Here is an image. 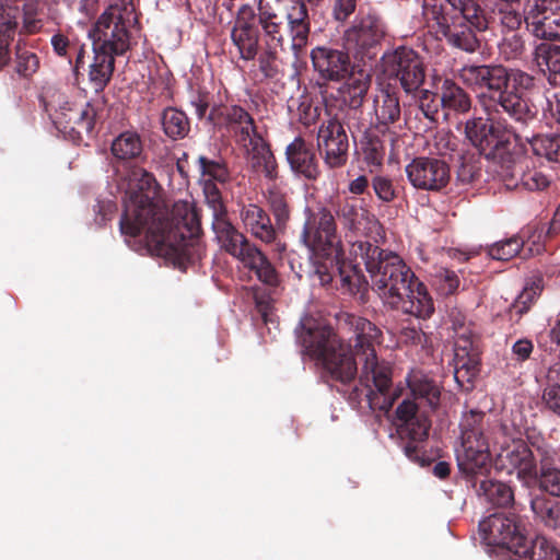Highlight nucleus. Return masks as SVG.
Instances as JSON below:
<instances>
[{
  "mask_svg": "<svg viewBox=\"0 0 560 560\" xmlns=\"http://www.w3.org/2000/svg\"><path fill=\"white\" fill-rule=\"evenodd\" d=\"M338 329L351 335L353 349L331 327L318 325L312 318L302 320L295 334L304 353L320 361L334 381L348 384L358 375L362 388H354L355 397L363 395L373 410L388 411L396 395L392 393V368L378 359L375 350L382 331L369 319L348 313L338 318Z\"/></svg>",
  "mask_w": 560,
  "mask_h": 560,
  "instance_id": "obj_1",
  "label": "nucleus"
},
{
  "mask_svg": "<svg viewBox=\"0 0 560 560\" xmlns=\"http://www.w3.org/2000/svg\"><path fill=\"white\" fill-rule=\"evenodd\" d=\"M463 83L477 93L486 117L465 122L467 140L487 159L502 156L512 140V122L527 127L535 122L530 95L536 78L528 72L500 63L466 65L459 71Z\"/></svg>",
  "mask_w": 560,
  "mask_h": 560,
  "instance_id": "obj_2",
  "label": "nucleus"
},
{
  "mask_svg": "<svg viewBox=\"0 0 560 560\" xmlns=\"http://www.w3.org/2000/svg\"><path fill=\"white\" fill-rule=\"evenodd\" d=\"M129 180L139 191L132 192L125 201L119 222L121 234L137 237L144 232L148 250L171 261L179 270L185 271L189 265L200 261L205 246L197 208L179 201L174 203L170 213L163 214L148 194L158 186L154 175L136 166L129 173Z\"/></svg>",
  "mask_w": 560,
  "mask_h": 560,
  "instance_id": "obj_3",
  "label": "nucleus"
},
{
  "mask_svg": "<svg viewBox=\"0 0 560 560\" xmlns=\"http://www.w3.org/2000/svg\"><path fill=\"white\" fill-rule=\"evenodd\" d=\"M442 4L424 3L423 15L439 39L465 52H476L481 46L477 33L495 25L502 33L517 32L525 22L517 7L521 0H446Z\"/></svg>",
  "mask_w": 560,
  "mask_h": 560,
  "instance_id": "obj_4",
  "label": "nucleus"
},
{
  "mask_svg": "<svg viewBox=\"0 0 560 560\" xmlns=\"http://www.w3.org/2000/svg\"><path fill=\"white\" fill-rule=\"evenodd\" d=\"M353 246L370 275L372 289L386 304L417 318L431 317L434 303L425 284L398 254L368 241Z\"/></svg>",
  "mask_w": 560,
  "mask_h": 560,
  "instance_id": "obj_5",
  "label": "nucleus"
},
{
  "mask_svg": "<svg viewBox=\"0 0 560 560\" xmlns=\"http://www.w3.org/2000/svg\"><path fill=\"white\" fill-rule=\"evenodd\" d=\"M412 399L405 398L396 409L397 433L402 442L406 456L420 466L431 464L423 446L429 435L431 422L420 408L428 406L434 410L440 404L441 390L436 383L427 377H416L409 383Z\"/></svg>",
  "mask_w": 560,
  "mask_h": 560,
  "instance_id": "obj_6",
  "label": "nucleus"
},
{
  "mask_svg": "<svg viewBox=\"0 0 560 560\" xmlns=\"http://www.w3.org/2000/svg\"><path fill=\"white\" fill-rule=\"evenodd\" d=\"M479 527L489 546L529 560H560V552L545 537L528 539L524 518L516 513H493L481 521Z\"/></svg>",
  "mask_w": 560,
  "mask_h": 560,
  "instance_id": "obj_7",
  "label": "nucleus"
},
{
  "mask_svg": "<svg viewBox=\"0 0 560 560\" xmlns=\"http://www.w3.org/2000/svg\"><path fill=\"white\" fill-rule=\"evenodd\" d=\"M45 112L49 115L56 129L72 141L82 140V135H90L96 121V108L90 103L77 104L56 88H48L42 95Z\"/></svg>",
  "mask_w": 560,
  "mask_h": 560,
  "instance_id": "obj_8",
  "label": "nucleus"
},
{
  "mask_svg": "<svg viewBox=\"0 0 560 560\" xmlns=\"http://www.w3.org/2000/svg\"><path fill=\"white\" fill-rule=\"evenodd\" d=\"M257 24L266 44L282 47L288 34L291 49L295 56L301 55L308 45L311 35V20L305 19V24L298 31L293 27L288 13L281 16L269 3L259 1L257 12Z\"/></svg>",
  "mask_w": 560,
  "mask_h": 560,
  "instance_id": "obj_9",
  "label": "nucleus"
},
{
  "mask_svg": "<svg viewBox=\"0 0 560 560\" xmlns=\"http://www.w3.org/2000/svg\"><path fill=\"white\" fill-rule=\"evenodd\" d=\"M526 439L512 440L503 447L495 459V468L509 475L516 474L517 479L528 482L537 479L539 470V456L529 438L540 439L544 436L535 430H526Z\"/></svg>",
  "mask_w": 560,
  "mask_h": 560,
  "instance_id": "obj_10",
  "label": "nucleus"
},
{
  "mask_svg": "<svg viewBox=\"0 0 560 560\" xmlns=\"http://www.w3.org/2000/svg\"><path fill=\"white\" fill-rule=\"evenodd\" d=\"M383 72L396 80L407 94L420 91L427 74L423 58L412 48L400 46L382 57Z\"/></svg>",
  "mask_w": 560,
  "mask_h": 560,
  "instance_id": "obj_11",
  "label": "nucleus"
},
{
  "mask_svg": "<svg viewBox=\"0 0 560 560\" xmlns=\"http://www.w3.org/2000/svg\"><path fill=\"white\" fill-rule=\"evenodd\" d=\"M334 253V257L329 255L314 261L313 276L320 285L325 287L339 280L340 285L337 289L352 295L365 289L368 282L358 266L348 260L341 250Z\"/></svg>",
  "mask_w": 560,
  "mask_h": 560,
  "instance_id": "obj_12",
  "label": "nucleus"
},
{
  "mask_svg": "<svg viewBox=\"0 0 560 560\" xmlns=\"http://www.w3.org/2000/svg\"><path fill=\"white\" fill-rule=\"evenodd\" d=\"M300 242L315 255L329 256L336 248L337 224L330 210L323 207L317 211L305 210V222Z\"/></svg>",
  "mask_w": 560,
  "mask_h": 560,
  "instance_id": "obj_13",
  "label": "nucleus"
},
{
  "mask_svg": "<svg viewBox=\"0 0 560 560\" xmlns=\"http://www.w3.org/2000/svg\"><path fill=\"white\" fill-rule=\"evenodd\" d=\"M385 34L382 19L374 14H366L357 18L345 32V47L357 59L372 60L377 55Z\"/></svg>",
  "mask_w": 560,
  "mask_h": 560,
  "instance_id": "obj_14",
  "label": "nucleus"
},
{
  "mask_svg": "<svg viewBox=\"0 0 560 560\" xmlns=\"http://www.w3.org/2000/svg\"><path fill=\"white\" fill-rule=\"evenodd\" d=\"M310 58L319 88H327L330 82L343 81L353 69L348 50L316 46L311 50Z\"/></svg>",
  "mask_w": 560,
  "mask_h": 560,
  "instance_id": "obj_15",
  "label": "nucleus"
},
{
  "mask_svg": "<svg viewBox=\"0 0 560 560\" xmlns=\"http://www.w3.org/2000/svg\"><path fill=\"white\" fill-rule=\"evenodd\" d=\"M317 148L329 168H340L348 162L349 139L337 117L323 121L317 133Z\"/></svg>",
  "mask_w": 560,
  "mask_h": 560,
  "instance_id": "obj_16",
  "label": "nucleus"
},
{
  "mask_svg": "<svg viewBox=\"0 0 560 560\" xmlns=\"http://www.w3.org/2000/svg\"><path fill=\"white\" fill-rule=\"evenodd\" d=\"M260 35L256 11L250 4H242L236 12L230 34L242 60L253 61L256 59L260 48Z\"/></svg>",
  "mask_w": 560,
  "mask_h": 560,
  "instance_id": "obj_17",
  "label": "nucleus"
},
{
  "mask_svg": "<svg viewBox=\"0 0 560 560\" xmlns=\"http://www.w3.org/2000/svg\"><path fill=\"white\" fill-rule=\"evenodd\" d=\"M405 171L410 184L419 190L441 191L451 179L448 164L435 158H415Z\"/></svg>",
  "mask_w": 560,
  "mask_h": 560,
  "instance_id": "obj_18",
  "label": "nucleus"
},
{
  "mask_svg": "<svg viewBox=\"0 0 560 560\" xmlns=\"http://www.w3.org/2000/svg\"><path fill=\"white\" fill-rule=\"evenodd\" d=\"M525 23L534 37L560 43V0H537Z\"/></svg>",
  "mask_w": 560,
  "mask_h": 560,
  "instance_id": "obj_19",
  "label": "nucleus"
},
{
  "mask_svg": "<svg viewBox=\"0 0 560 560\" xmlns=\"http://www.w3.org/2000/svg\"><path fill=\"white\" fill-rule=\"evenodd\" d=\"M456 460L462 476L476 488L481 479L489 476L492 468L489 442L462 443L456 451Z\"/></svg>",
  "mask_w": 560,
  "mask_h": 560,
  "instance_id": "obj_20",
  "label": "nucleus"
},
{
  "mask_svg": "<svg viewBox=\"0 0 560 560\" xmlns=\"http://www.w3.org/2000/svg\"><path fill=\"white\" fill-rule=\"evenodd\" d=\"M129 32L121 18L102 14L95 24L93 50L120 56L129 49Z\"/></svg>",
  "mask_w": 560,
  "mask_h": 560,
  "instance_id": "obj_21",
  "label": "nucleus"
},
{
  "mask_svg": "<svg viewBox=\"0 0 560 560\" xmlns=\"http://www.w3.org/2000/svg\"><path fill=\"white\" fill-rule=\"evenodd\" d=\"M509 147H511V144ZM498 159L508 162L506 165L502 166L501 173L508 187L517 188L522 186L527 190L535 191L542 190L549 186L550 178L548 175L539 170L529 168L527 158L512 159L510 148H508V151L504 152L502 156H498ZM494 160H497V158Z\"/></svg>",
  "mask_w": 560,
  "mask_h": 560,
  "instance_id": "obj_22",
  "label": "nucleus"
},
{
  "mask_svg": "<svg viewBox=\"0 0 560 560\" xmlns=\"http://www.w3.org/2000/svg\"><path fill=\"white\" fill-rule=\"evenodd\" d=\"M540 126L538 110L535 106V122L527 127L520 122L512 124V138L517 141L529 143L536 156L544 158L549 162L560 163V133L538 135L536 129Z\"/></svg>",
  "mask_w": 560,
  "mask_h": 560,
  "instance_id": "obj_23",
  "label": "nucleus"
},
{
  "mask_svg": "<svg viewBox=\"0 0 560 560\" xmlns=\"http://www.w3.org/2000/svg\"><path fill=\"white\" fill-rule=\"evenodd\" d=\"M290 170L307 180H316L320 176L316 150L311 141L302 136L295 137L284 150Z\"/></svg>",
  "mask_w": 560,
  "mask_h": 560,
  "instance_id": "obj_24",
  "label": "nucleus"
},
{
  "mask_svg": "<svg viewBox=\"0 0 560 560\" xmlns=\"http://www.w3.org/2000/svg\"><path fill=\"white\" fill-rule=\"evenodd\" d=\"M341 82L338 93L343 104L348 106L346 124L350 130L353 127L360 130L361 124L352 122L351 119H357V116L361 114V107L371 86V75L364 71L357 73L351 71V74Z\"/></svg>",
  "mask_w": 560,
  "mask_h": 560,
  "instance_id": "obj_25",
  "label": "nucleus"
},
{
  "mask_svg": "<svg viewBox=\"0 0 560 560\" xmlns=\"http://www.w3.org/2000/svg\"><path fill=\"white\" fill-rule=\"evenodd\" d=\"M240 149L253 172L261 174L268 180L275 182L279 178L277 158L262 135L252 138L246 145H242Z\"/></svg>",
  "mask_w": 560,
  "mask_h": 560,
  "instance_id": "obj_26",
  "label": "nucleus"
},
{
  "mask_svg": "<svg viewBox=\"0 0 560 560\" xmlns=\"http://www.w3.org/2000/svg\"><path fill=\"white\" fill-rule=\"evenodd\" d=\"M529 440L539 456V470L537 479H534V481L538 482L541 491L552 497L560 498V469L556 467V450L540 439L529 438Z\"/></svg>",
  "mask_w": 560,
  "mask_h": 560,
  "instance_id": "obj_27",
  "label": "nucleus"
},
{
  "mask_svg": "<svg viewBox=\"0 0 560 560\" xmlns=\"http://www.w3.org/2000/svg\"><path fill=\"white\" fill-rule=\"evenodd\" d=\"M400 120L401 106L398 93L390 89L381 90L373 98L370 127L385 135Z\"/></svg>",
  "mask_w": 560,
  "mask_h": 560,
  "instance_id": "obj_28",
  "label": "nucleus"
},
{
  "mask_svg": "<svg viewBox=\"0 0 560 560\" xmlns=\"http://www.w3.org/2000/svg\"><path fill=\"white\" fill-rule=\"evenodd\" d=\"M240 220L247 233L265 244H271L278 237L279 231L269 213L257 203H241Z\"/></svg>",
  "mask_w": 560,
  "mask_h": 560,
  "instance_id": "obj_29",
  "label": "nucleus"
},
{
  "mask_svg": "<svg viewBox=\"0 0 560 560\" xmlns=\"http://www.w3.org/2000/svg\"><path fill=\"white\" fill-rule=\"evenodd\" d=\"M212 230L220 247L241 261L257 247L228 217L221 220H212Z\"/></svg>",
  "mask_w": 560,
  "mask_h": 560,
  "instance_id": "obj_30",
  "label": "nucleus"
},
{
  "mask_svg": "<svg viewBox=\"0 0 560 560\" xmlns=\"http://www.w3.org/2000/svg\"><path fill=\"white\" fill-rule=\"evenodd\" d=\"M224 119L226 128L238 148L246 145L252 138H256L261 135L257 130L253 116L245 108L238 105L226 107Z\"/></svg>",
  "mask_w": 560,
  "mask_h": 560,
  "instance_id": "obj_31",
  "label": "nucleus"
},
{
  "mask_svg": "<svg viewBox=\"0 0 560 560\" xmlns=\"http://www.w3.org/2000/svg\"><path fill=\"white\" fill-rule=\"evenodd\" d=\"M336 215L343 228L352 232L364 231L375 221V215L366 209L362 200L357 198H346L339 201Z\"/></svg>",
  "mask_w": 560,
  "mask_h": 560,
  "instance_id": "obj_32",
  "label": "nucleus"
},
{
  "mask_svg": "<svg viewBox=\"0 0 560 560\" xmlns=\"http://www.w3.org/2000/svg\"><path fill=\"white\" fill-rule=\"evenodd\" d=\"M19 7L0 8V70L11 60L10 45L19 25Z\"/></svg>",
  "mask_w": 560,
  "mask_h": 560,
  "instance_id": "obj_33",
  "label": "nucleus"
},
{
  "mask_svg": "<svg viewBox=\"0 0 560 560\" xmlns=\"http://www.w3.org/2000/svg\"><path fill=\"white\" fill-rule=\"evenodd\" d=\"M110 151L117 161L138 162L143 161V141L136 131H124L112 142Z\"/></svg>",
  "mask_w": 560,
  "mask_h": 560,
  "instance_id": "obj_34",
  "label": "nucleus"
},
{
  "mask_svg": "<svg viewBox=\"0 0 560 560\" xmlns=\"http://www.w3.org/2000/svg\"><path fill=\"white\" fill-rule=\"evenodd\" d=\"M533 56L538 67H545L549 84L560 88V45L540 43L536 45Z\"/></svg>",
  "mask_w": 560,
  "mask_h": 560,
  "instance_id": "obj_35",
  "label": "nucleus"
},
{
  "mask_svg": "<svg viewBox=\"0 0 560 560\" xmlns=\"http://www.w3.org/2000/svg\"><path fill=\"white\" fill-rule=\"evenodd\" d=\"M265 198L279 232L285 231L291 220L292 206L289 195L277 185L268 187Z\"/></svg>",
  "mask_w": 560,
  "mask_h": 560,
  "instance_id": "obj_36",
  "label": "nucleus"
},
{
  "mask_svg": "<svg viewBox=\"0 0 560 560\" xmlns=\"http://www.w3.org/2000/svg\"><path fill=\"white\" fill-rule=\"evenodd\" d=\"M440 102L443 109L457 114H466L471 108L470 95L451 79H445L442 82Z\"/></svg>",
  "mask_w": 560,
  "mask_h": 560,
  "instance_id": "obj_37",
  "label": "nucleus"
},
{
  "mask_svg": "<svg viewBox=\"0 0 560 560\" xmlns=\"http://www.w3.org/2000/svg\"><path fill=\"white\" fill-rule=\"evenodd\" d=\"M93 62L89 66V82L95 93H101L109 83L114 69L115 58L102 51L93 50Z\"/></svg>",
  "mask_w": 560,
  "mask_h": 560,
  "instance_id": "obj_38",
  "label": "nucleus"
},
{
  "mask_svg": "<svg viewBox=\"0 0 560 560\" xmlns=\"http://www.w3.org/2000/svg\"><path fill=\"white\" fill-rule=\"evenodd\" d=\"M462 354L454 357V377L458 386L468 392L474 387V380L479 374V353Z\"/></svg>",
  "mask_w": 560,
  "mask_h": 560,
  "instance_id": "obj_39",
  "label": "nucleus"
},
{
  "mask_svg": "<svg viewBox=\"0 0 560 560\" xmlns=\"http://www.w3.org/2000/svg\"><path fill=\"white\" fill-rule=\"evenodd\" d=\"M462 443L488 442L486 435V413L479 410H470L463 415L460 420Z\"/></svg>",
  "mask_w": 560,
  "mask_h": 560,
  "instance_id": "obj_40",
  "label": "nucleus"
},
{
  "mask_svg": "<svg viewBox=\"0 0 560 560\" xmlns=\"http://www.w3.org/2000/svg\"><path fill=\"white\" fill-rule=\"evenodd\" d=\"M474 489L478 495H483L489 503L497 506L504 508L514 501V492L509 485L488 477L481 479Z\"/></svg>",
  "mask_w": 560,
  "mask_h": 560,
  "instance_id": "obj_41",
  "label": "nucleus"
},
{
  "mask_svg": "<svg viewBox=\"0 0 560 560\" xmlns=\"http://www.w3.org/2000/svg\"><path fill=\"white\" fill-rule=\"evenodd\" d=\"M242 262L254 271L258 280L262 283L269 287H277L279 284V275L276 268L258 247L249 255H246V258Z\"/></svg>",
  "mask_w": 560,
  "mask_h": 560,
  "instance_id": "obj_42",
  "label": "nucleus"
},
{
  "mask_svg": "<svg viewBox=\"0 0 560 560\" xmlns=\"http://www.w3.org/2000/svg\"><path fill=\"white\" fill-rule=\"evenodd\" d=\"M164 133L173 139H184L190 131V122L187 115L174 107H167L161 118Z\"/></svg>",
  "mask_w": 560,
  "mask_h": 560,
  "instance_id": "obj_43",
  "label": "nucleus"
},
{
  "mask_svg": "<svg viewBox=\"0 0 560 560\" xmlns=\"http://www.w3.org/2000/svg\"><path fill=\"white\" fill-rule=\"evenodd\" d=\"M197 163L203 180H211L217 185L230 182L231 173L223 159H209L205 155H200Z\"/></svg>",
  "mask_w": 560,
  "mask_h": 560,
  "instance_id": "obj_44",
  "label": "nucleus"
},
{
  "mask_svg": "<svg viewBox=\"0 0 560 560\" xmlns=\"http://www.w3.org/2000/svg\"><path fill=\"white\" fill-rule=\"evenodd\" d=\"M40 66L39 57L36 52L21 45L15 46L14 70L22 78H31Z\"/></svg>",
  "mask_w": 560,
  "mask_h": 560,
  "instance_id": "obj_45",
  "label": "nucleus"
},
{
  "mask_svg": "<svg viewBox=\"0 0 560 560\" xmlns=\"http://www.w3.org/2000/svg\"><path fill=\"white\" fill-rule=\"evenodd\" d=\"M524 244L525 242L520 235H513L489 245L487 253L492 259L510 260L521 253Z\"/></svg>",
  "mask_w": 560,
  "mask_h": 560,
  "instance_id": "obj_46",
  "label": "nucleus"
},
{
  "mask_svg": "<svg viewBox=\"0 0 560 560\" xmlns=\"http://www.w3.org/2000/svg\"><path fill=\"white\" fill-rule=\"evenodd\" d=\"M277 47L266 44V47L259 49L256 57L259 72L264 79H276L281 72V61L276 50Z\"/></svg>",
  "mask_w": 560,
  "mask_h": 560,
  "instance_id": "obj_47",
  "label": "nucleus"
},
{
  "mask_svg": "<svg viewBox=\"0 0 560 560\" xmlns=\"http://www.w3.org/2000/svg\"><path fill=\"white\" fill-rule=\"evenodd\" d=\"M499 51L506 61L521 59L526 52L524 35L518 32L504 34L499 44Z\"/></svg>",
  "mask_w": 560,
  "mask_h": 560,
  "instance_id": "obj_48",
  "label": "nucleus"
},
{
  "mask_svg": "<svg viewBox=\"0 0 560 560\" xmlns=\"http://www.w3.org/2000/svg\"><path fill=\"white\" fill-rule=\"evenodd\" d=\"M362 153L369 166L380 167L385 156L384 141L377 136L366 133L362 141Z\"/></svg>",
  "mask_w": 560,
  "mask_h": 560,
  "instance_id": "obj_49",
  "label": "nucleus"
},
{
  "mask_svg": "<svg viewBox=\"0 0 560 560\" xmlns=\"http://www.w3.org/2000/svg\"><path fill=\"white\" fill-rule=\"evenodd\" d=\"M202 190L206 203L212 210V220H221L226 218L228 209L218 185L211 180H203Z\"/></svg>",
  "mask_w": 560,
  "mask_h": 560,
  "instance_id": "obj_50",
  "label": "nucleus"
},
{
  "mask_svg": "<svg viewBox=\"0 0 560 560\" xmlns=\"http://www.w3.org/2000/svg\"><path fill=\"white\" fill-rule=\"evenodd\" d=\"M19 14L16 33L20 35H33L43 28L44 22L42 19L37 18V13L32 5H24L23 12L21 13L19 11Z\"/></svg>",
  "mask_w": 560,
  "mask_h": 560,
  "instance_id": "obj_51",
  "label": "nucleus"
},
{
  "mask_svg": "<svg viewBox=\"0 0 560 560\" xmlns=\"http://www.w3.org/2000/svg\"><path fill=\"white\" fill-rule=\"evenodd\" d=\"M536 293L530 290H523L515 301L510 305L508 314L511 320L518 323L536 302Z\"/></svg>",
  "mask_w": 560,
  "mask_h": 560,
  "instance_id": "obj_52",
  "label": "nucleus"
},
{
  "mask_svg": "<svg viewBox=\"0 0 560 560\" xmlns=\"http://www.w3.org/2000/svg\"><path fill=\"white\" fill-rule=\"evenodd\" d=\"M50 45L57 57L65 59L69 65H72V50L78 45L77 42H72L68 35L58 31L51 36Z\"/></svg>",
  "mask_w": 560,
  "mask_h": 560,
  "instance_id": "obj_53",
  "label": "nucleus"
},
{
  "mask_svg": "<svg viewBox=\"0 0 560 560\" xmlns=\"http://www.w3.org/2000/svg\"><path fill=\"white\" fill-rule=\"evenodd\" d=\"M419 109L431 122L438 121L440 96L429 90H420Z\"/></svg>",
  "mask_w": 560,
  "mask_h": 560,
  "instance_id": "obj_54",
  "label": "nucleus"
},
{
  "mask_svg": "<svg viewBox=\"0 0 560 560\" xmlns=\"http://www.w3.org/2000/svg\"><path fill=\"white\" fill-rule=\"evenodd\" d=\"M289 3L284 7L285 13H288L290 18V22L293 23V27H296L298 31L301 27V24H305V19L311 20L307 0H288Z\"/></svg>",
  "mask_w": 560,
  "mask_h": 560,
  "instance_id": "obj_55",
  "label": "nucleus"
},
{
  "mask_svg": "<svg viewBox=\"0 0 560 560\" xmlns=\"http://www.w3.org/2000/svg\"><path fill=\"white\" fill-rule=\"evenodd\" d=\"M480 176V167L472 159L462 158L456 171V180L460 185H469Z\"/></svg>",
  "mask_w": 560,
  "mask_h": 560,
  "instance_id": "obj_56",
  "label": "nucleus"
},
{
  "mask_svg": "<svg viewBox=\"0 0 560 560\" xmlns=\"http://www.w3.org/2000/svg\"><path fill=\"white\" fill-rule=\"evenodd\" d=\"M372 187L376 197L383 202L389 203L397 197L392 179L385 176H374Z\"/></svg>",
  "mask_w": 560,
  "mask_h": 560,
  "instance_id": "obj_57",
  "label": "nucleus"
},
{
  "mask_svg": "<svg viewBox=\"0 0 560 560\" xmlns=\"http://www.w3.org/2000/svg\"><path fill=\"white\" fill-rule=\"evenodd\" d=\"M438 290L443 295L453 294L459 287V278L455 271L450 269H441L436 276Z\"/></svg>",
  "mask_w": 560,
  "mask_h": 560,
  "instance_id": "obj_58",
  "label": "nucleus"
},
{
  "mask_svg": "<svg viewBox=\"0 0 560 560\" xmlns=\"http://www.w3.org/2000/svg\"><path fill=\"white\" fill-rule=\"evenodd\" d=\"M542 401L549 410L560 417V382H547Z\"/></svg>",
  "mask_w": 560,
  "mask_h": 560,
  "instance_id": "obj_59",
  "label": "nucleus"
},
{
  "mask_svg": "<svg viewBox=\"0 0 560 560\" xmlns=\"http://www.w3.org/2000/svg\"><path fill=\"white\" fill-rule=\"evenodd\" d=\"M299 120L305 127L314 125L319 117V108L308 101H303L298 107Z\"/></svg>",
  "mask_w": 560,
  "mask_h": 560,
  "instance_id": "obj_60",
  "label": "nucleus"
},
{
  "mask_svg": "<svg viewBox=\"0 0 560 560\" xmlns=\"http://www.w3.org/2000/svg\"><path fill=\"white\" fill-rule=\"evenodd\" d=\"M534 345L533 341L527 338L518 339L512 346L513 360L522 363L530 358L533 353Z\"/></svg>",
  "mask_w": 560,
  "mask_h": 560,
  "instance_id": "obj_61",
  "label": "nucleus"
},
{
  "mask_svg": "<svg viewBox=\"0 0 560 560\" xmlns=\"http://www.w3.org/2000/svg\"><path fill=\"white\" fill-rule=\"evenodd\" d=\"M358 0H335L332 15L343 22L355 11Z\"/></svg>",
  "mask_w": 560,
  "mask_h": 560,
  "instance_id": "obj_62",
  "label": "nucleus"
},
{
  "mask_svg": "<svg viewBox=\"0 0 560 560\" xmlns=\"http://www.w3.org/2000/svg\"><path fill=\"white\" fill-rule=\"evenodd\" d=\"M86 50L85 46L83 44H79L75 46V48L72 50V72L75 81H79V78L81 75V69L84 67V57H85Z\"/></svg>",
  "mask_w": 560,
  "mask_h": 560,
  "instance_id": "obj_63",
  "label": "nucleus"
},
{
  "mask_svg": "<svg viewBox=\"0 0 560 560\" xmlns=\"http://www.w3.org/2000/svg\"><path fill=\"white\" fill-rule=\"evenodd\" d=\"M547 527L560 530V502H555L550 505L548 512L540 520Z\"/></svg>",
  "mask_w": 560,
  "mask_h": 560,
  "instance_id": "obj_64",
  "label": "nucleus"
}]
</instances>
